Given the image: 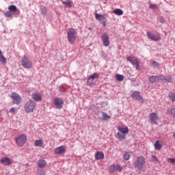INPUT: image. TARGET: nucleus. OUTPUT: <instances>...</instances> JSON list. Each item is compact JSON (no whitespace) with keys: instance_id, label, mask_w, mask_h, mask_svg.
<instances>
[{"instance_id":"obj_11","label":"nucleus","mask_w":175,"mask_h":175,"mask_svg":"<svg viewBox=\"0 0 175 175\" xmlns=\"http://www.w3.org/2000/svg\"><path fill=\"white\" fill-rule=\"evenodd\" d=\"M146 34L148 39H150V40H153V42H159V40H161V39H162L161 35H155L150 31H147Z\"/></svg>"},{"instance_id":"obj_1","label":"nucleus","mask_w":175,"mask_h":175,"mask_svg":"<svg viewBox=\"0 0 175 175\" xmlns=\"http://www.w3.org/2000/svg\"><path fill=\"white\" fill-rule=\"evenodd\" d=\"M134 167L139 172H146L147 170V165H146V158L144 157H137L135 163Z\"/></svg>"},{"instance_id":"obj_5","label":"nucleus","mask_w":175,"mask_h":175,"mask_svg":"<svg viewBox=\"0 0 175 175\" xmlns=\"http://www.w3.org/2000/svg\"><path fill=\"white\" fill-rule=\"evenodd\" d=\"M27 140L25 134H21L15 138V142L18 147H23L27 143Z\"/></svg>"},{"instance_id":"obj_14","label":"nucleus","mask_w":175,"mask_h":175,"mask_svg":"<svg viewBox=\"0 0 175 175\" xmlns=\"http://www.w3.org/2000/svg\"><path fill=\"white\" fill-rule=\"evenodd\" d=\"M131 98L134 100H139V102H140L142 103H144V100L143 99L142 96H140V93L139 92H137V91L133 92L131 94Z\"/></svg>"},{"instance_id":"obj_40","label":"nucleus","mask_w":175,"mask_h":175,"mask_svg":"<svg viewBox=\"0 0 175 175\" xmlns=\"http://www.w3.org/2000/svg\"><path fill=\"white\" fill-rule=\"evenodd\" d=\"M10 113H17V110L16 109V108L14 107H12L10 109Z\"/></svg>"},{"instance_id":"obj_8","label":"nucleus","mask_w":175,"mask_h":175,"mask_svg":"<svg viewBox=\"0 0 175 175\" xmlns=\"http://www.w3.org/2000/svg\"><path fill=\"white\" fill-rule=\"evenodd\" d=\"M10 98L12 99V102H14V105H20V103L23 102V98L20 96V94L16 92H12Z\"/></svg>"},{"instance_id":"obj_37","label":"nucleus","mask_w":175,"mask_h":175,"mask_svg":"<svg viewBox=\"0 0 175 175\" xmlns=\"http://www.w3.org/2000/svg\"><path fill=\"white\" fill-rule=\"evenodd\" d=\"M151 161L153 162V163H157L158 159L157 158V156L152 155L151 157Z\"/></svg>"},{"instance_id":"obj_17","label":"nucleus","mask_w":175,"mask_h":175,"mask_svg":"<svg viewBox=\"0 0 175 175\" xmlns=\"http://www.w3.org/2000/svg\"><path fill=\"white\" fill-rule=\"evenodd\" d=\"M54 105L55 106H56L57 109H62L64 100H62V98H56L54 99Z\"/></svg>"},{"instance_id":"obj_27","label":"nucleus","mask_w":175,"mask_h":175,"mask_svg":"<svg viewBox=\"0 0 175 175\" xmlns=\"http://www.w3.org/2000/svg\"><path fill=\"white\" fill-rule=\"evenodd\" d=\"M8 10L11 11L12 13H16V12H17V7L14 5H10Z\"/></svg>"},{"instance_id":"obj_36","label":"nucleus","mask_w":175,"mask_h":175,"mask_svg":"<svg viewBox=\"0 0 175 175\" xmlns=\"http://www.w3.org/2000/svg\"><path fill=\"white\" fill-rule=\"evenodd\" d=\"M170 96V99L172 101V102H175V92H171L169 94Z\"/></svg>"},{"instance_id":"obj_34","label":"nucleus","mask_w":175,"mask_h":175,"mask_svg":"<svg viewBox=\"0 0 175 175\" xmlns=\"http://www.w3.org/2000/svg\"><path fill=\"white\" fill-rule=\"evenodd\" d=\"M116 80L117 81H122V80H124V75H116Z\"/></svg>"},{"instance_id":"obj_18","label":"nucleus","mask_w":175,"mask_h":175,"mask_svg":"<svg viewBox=\"0 0 175 175\" xmlns=\"http://www.w3.org/2000/svg\"><path fill=\"white\" fill-rule=\"evenodd\" d=\"M31 98L36 102H40L42 100V94L38 92H35L31 94Z\"/></svg>"},{"instance_id":"obj_42","label":"nucleus","mask_w":175,"mask_h":175,"mask_svg":"<svg viewBox=\"0 0 175 175\" xmlns=\"http://www.w3.org/2000/svg\"><path fill=\"white\" fill-rule=\"evenodd\" d=\"M150 8L151 9H158V7H157V5H155V4H150Z\"/></svg>"},{"instance_id":"obj_45","label":"nucleus","mask_w":175,"mask_h":175,"mask_svg":"<svg viewBox=\"0 0 175 175\" xmlns=\"http://www.w3.org/2000/svg\"><path fill=\"white\" fill-rule=\"evenodd\" d=\"M28 94H29V92H27Z\"/></svg>"},{"instance_id":"obj_4","label":"nucleus","mask_w":175,"mask_h":175,"mask_svg":"<svg viewBox=\"0 0 175 175\" xmlns=\"http://www.w3.org/2000/svg\"><path fill=\"white\" fill-rule=\"evenodd\" d=\"M118 131H119V133H117V135L118 136L119 140H125V137L126 136V134L129 133V129H128V127L118 126Z\"/></svg>"},{"instance_id":"obj_23","label":"nucleus","mask_w":175,"mask_h":175,"mask_svg":"<svg viewBox=\"0 0 175 175\" xmlns=\"http://www.w3.org/2000/svg\"><path fill=\"white\" fill-rule=\"evenodd\" d=\"M103 158H105V154H103V152H100V151L96 152V153L95 154V159H96V161L103 159Z\"/></svg>"},{"instance_id":"obj_9","label":"nucleus","mask_w":175,"mask_h":175,"mask_svg":"<svg viewBox=\"0 0 175 175\" xmlns=\"http://www.w3.org/2000/svg\"><path fill=\"white\" fill-rule=\"evenodd\" d=\"M127 61H129V62H131V64H132L133 66L135 67L137 70H140L139 63L136 57L129 56L127 57Z\"/></svg>"},{"instance_id":"obj_16","label":"nucleus","mask_w":175,"mask_h":175,"mask_svg":"<svg viewBox=\"0 0 175 175\" xmlns=\"http://www.w3.org/2000/svg\"><path fill=\"white\" fill-rule=\"evenodd\" d=\"M65 152H66V149L65 148V146H58L54 150V153L56 155H61V154H65Z\"/></svg>"},{"instance_id":"obj_13","label":"nucleus","mask_w":175,"mask_h":175,"mask_svg":"<svg viewBox=\"0 0 175 175\" xmlns=\"http://www.w3.org/2000/svg\"><path fill=\"white\" fill-rule=\"evenodd\" d=\"M109 173H114L116 172H122V166L120 165L113 164L109 167Z\"/></svg>"},{"instance_id":"obj_41","label":"nucleus","mask_w":175,"mask_h":175,"mask_svg":"<svg viewBox=\"0 0 175 175\" xmlns=\"http://www.w3.org/2000/svg\"><path fill=\"white\" fill-rule=\"evenodd\" d=\"M159 23H161L162 24H163V23H165V18L162 16H160L159 18Z\"/></svg>"},{"instance_id":"obj_21","label":"nucleus","mask_w":175,"mask_h":175,"mask_svg":"<svg viewBox=\"0 0 175 175\" xmlns=\"http://www.w3.org/2000/svg\"><path fill=\"white\" fill-rule=\"evenodd\" d=\"M163 79V77H159V76H151L149 77V81L150 83H157V81H161Z\"/></svg>"},{"instance_id":"obj_25","label":"nucleus","mask_w":175,"mask_h":175,"mask_svg":"<svg viewBox=\"0 0 175 175\" xmlns=\"http://www.w3.org/2000/svg\"><path fill=\"white\" fill-rule=\"evenodd\" d=\"M43 145V139H36L34 142V146L36 147H40V146Z\"/></svg>"},{"instance_id":"obj_2","label":"nucleus","mask_w":175,"mask_h":175,"mask_svg":"<svg viewBox=\"0 0 175 175\" xmlns=\"http://www.w3.org/2000/svg\"><path fill=\"white\" fill-rule=\"evenodd\" d=\"M67 38L70 44H74L76 42V38H77V32L73 28L68 29L67 32Z\"/></svg>"},{"instance_id":"obj_10","label":"nucleus","mask_w":175,"mask_h":175,"mask_svg":"<svg viewBox=\"0 0 175 175\" xmlns=\"http://www.w3.org/2000/svg\"><path fill=\"white\" fill-rule=\"evenodd\" d=\"M95 18L96 20H97V21H100L103 27H105L106 25V23H107V18H106L105 15L96 13Z\"/></svg>"},{"instance_id":"obj_12","label":"nucleus","mask_w":175,"mask_h":175,"mask_svg":"<svg viewBox=\"0 0 175 175\" xmlns=\"http://www.w3.org/2000/svg\"><path fill=\"white\" fill-rule=\"evenodd\" d=\"M101 39L103 40V44L105 47H109V46H110V37L107 35V33H104L101 36Z\"/></svg>"},{"instance_id":"obj_15","label":"nucleus","mask_w":175,"mask_h":175,"mask_svg":"<svg viewBox=\"0 0 175 175\" xmlns=\"http://www.w3.org/2000/svg\"><path fill=\"white\" fill-rule=\"evenodd\" d=\"M149 118L150 120V124H153L154 125H157V121L159 120V117H158V115L155 112H152L149 115Z\"/></svg>"},{"instance_id":"obj_24","label":"nucleus","mask_w":175,"mask_h":175,"mask_svg":"<svg viewBox=\"0 0 175 175\" xmlns=\"http://www.w3.org/2000/svg\"><path fill=\"white\" fill-rule=\"evenodd\" d=\"M167 113L170 117L175 118V107L167 109Z\"/></svg>"},{"instance_id":"obj_6","label":"nucleus","mask_w":175,"mask_h":175,"mask_svg":"<svg viewBox=\"0 0 175 175\" xmlns=\"http://www.w3.org/2000/svg\"><path fill=\"white\" fill-rule=\"evenodd\" d=\"M21 65L25 69H31L32 68V62L26 56H23L21 59Z\"/></svg>"},{"instance_id":"obj_33","label":"nucleus","mask_w":175,"mask_h":175,"mask_svg":"<svg viewBox=\"0 0 175 175\" xmlns=\"http://www.w3.org/2000/svg\"><path fill=\"white\" fill-rule=\"evenodd\" d=\"M14 14V12H12V11L9 10V11H7L5 12V16L6 17H13V15Z\"/></svg>"},{"instance_id":"obj_38","label":"nucleus","mask_w":175,"mask_h":175,"mask_svg":"<svg viewBox=\"0 0 175 175\" xmlns=\"http://www.w3.org/2000/svg\"><path fill=\"white\" fill-rule=\"evenodd\" d=\"M130 158H131V155L128 152H126L124 154V159H125V161H129Z\"/></svg>"},{"instance_id":"obj_28","label":"nucleus","mask_w":175,"mask_h":175,"mask_svg":"<svg viewBox=\"0 0 175 175\" xmlns=\"http://www.w3.org/2000/svg\"><path fill=\"white\" fill-rule=\"evenodd\" d=\"M37 174L38 175H46V170L43 168H38L37 170Z\"/></svg>"},{"instance_id":"obj_31","label":"nucleus","mask_w":175,"mask_h":175,"mask_svg":"<svg viewBox=\"0 0 175 175\" xmlns=\"http://www.w3.org/2000/svg\"><path fill=\"white\" fill-rule=\"evenodd\" d=\"M150 65H151V66H153L154 68H159V66H160V64L154 60H152L150 62Z\"/></svg>"},{"instance_id":"obj_35","label":"nucleus","mask_w":175,"mask_h":175,"mask_svg":"<svg viewBox=\"0 0 175 175\" xmlns=\"http://www.w3.org/2000/svg\"><path fill=\"white\" fill-rule=\"evenodd\" d=\"M62 3H63V5L68 6V8H72V1H63Z\"/></svg>"},{"instance_id":"obj_43","label":"nucleus","mask_w":175,"mask_h":175,"mask_svg":"<svg viewBox=\"0 0 175 175\" xmlns=\"http://www.w3.org/2000/svg\"><path fill=\"white\" fill-rule=\"evenodd\" d=\"M168 161L170 162L171 163H175V158L169 159Z\"/></svg>"},{"instance_id":"obj_30","label":"nucleus","mask_w":175,"mask_h":175,"mask_svg":"<svg viewBox=\"0 0 175 175\" xmlns=\"http://www.w3.org/2000/svg\"><path fill=\"white\" fill-rule=\"evenodd\" d=\"M0 62H2L3 64H6V58L3 57V55L2 54V51L0 50Z\"/></svg>"},{"instance_id":"obj_44","label":"nucleus","mask_w":175,"mask_h":175,"mask_svg":"<svg viewBox=\"0 0 175 175\" xmlns=\"http://www.w3.org/2000/svg\"><path fill=\"white\" fill-rule=\"evenodd\" d=\"M174 137H175V133L174 134Z\"/></svg>"},{"instance_id":"obj_32","label":"nucleus","mask_w":175,"mask_h":175,"mask_svg":"<svg viewBox=\"0 0 175 175\" xmlns=\"http://www.w3.org/2000/svg\"><path fill=\"white\" fill-rule=\"evenodd\" d=\"M161 81H167V83H170V81H172V78H170V77H163L162 79H161Z\"/></svg>"},{"instance_id":"obj_19","label":"nucleus","mask_w":175,"mask_h":175,"mask_svg":"<svg viewBox=\"0 0 175 175\" xmlns=\"http://www.w3.org/2000/svg\"><path fill=\"white\" fill-rule=\"evenodd\" d=\"M0 163L1 165H5V166H9V165H12V159L9 157H3L0 159Z\"/></svg>"},{"instance_id":"obj_26","label":"nucleus","mask_w":175,"mask_h":175,"mask_svg":"<svg viewBox=\"0 0 175 175\" xmlns=\"http://www.w3.org/2000/svg\"><path fill=\"white\" fill-rule=\"evenodd\" d=\"M114 14H116V16H122L124 14V12L121 9H115L113 11Z\"/></svg>"},{"instance_id":"obj_22","label":"nucleus","mask_w":175,"mask_h":175,"mask_svg":"<svg viewBox=\"0 0 175 175\" xmlns=\"http://www.w3.org/2000/svg\"><path fill=\"white\" fill-rule=\"evenodd\" d=\"M111 118V116H109L105 112H101V118H100V120H102L103 121H107Z\"/></svg>"},{"instance_id":"obj_29","label":"nucleus","mask_w":175,"mask_h":175,"mask_svg":"<svg viewBox=\"0 0 175 175\" xmlns=\"http://www.w3.org/2000/svg\"><path fill=\"white\" fill-rule=\"evenodd\" d=\"M154 148L156 150H161V148H162V144H161L160 141H156Z\"/></svg>"},{"instance_id":"obj_3","label":"nucleus","mask_w":175,"mask_h":175,"mask_svg":"<svg viewBox=\"0 0 175 175\" xmlns=\"http://www.w3.org/2000/svg\"><path fill=\"white\" fill-rule=\"evenodd\" d=\"M35 107H36V103L32 100H29V101H27L25 104L24 109L25 113H33V111L35 110Z\"/></svg>"},{"instance_id":"obj_20","label":"nucleus","mask_w":175,"mask_h":175,"mask_svg":"<svg viewBox=\"0 0 175 175\" xmlns=\"http://www.w3.org/2000/svg\"><path fill=\"white\" fill-rule=\"evenodd\" d=\"M37 165L40 169H44L47 166V161L44 159H40L37 161Z\"/></svg>"},{"instance_id":"obj_39","label":"nucleus","mask_w":175,"mask_h":175,"mask_svg":"<svg viewBox=\"0 0 175 175\" xmlns=\"http://www.w3.org/2000/svg\"><path fill=\"white\" fill-rule=\"evenodd\" d=\"M41 13L42 14H46L47 13V8L46 7L41 8Z\"/></svg>"},{"instance_id":"obj_7","label":"nucleus","mask_w":175,"mask_h":175,"mask_svg":"<svg viewBox=\"0 0 175 175\" xmlns=\"http://www.w3.org/2000/svg\"><path fill=\"white\" fill-rule=\"evenodd\" d=\"M99 79V76L98 74L94 73L88 78V85L92 86L94 85V84L98 81V79Z\"/></svg>"}]
</instances>
